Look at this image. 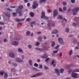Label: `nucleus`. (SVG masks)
I'll return each mask as SVG.
<instances>
[{
    "instance_id": "obj_37",
    "label": "nucleus",
    "mask_w": 79,
    "mask_h": 79,
    "mask_svg": "<svg viewBox=\"0 0 79 79\" xmlns=\"http://www.w3.org/2000/svg\"><path fill=\"white\" fill-rule=\"evenodd\" d=\"M40 44V43H39V42H36L35 43V45L36 46H39Z\"/></svg>"
},
{
    "instance_id": "obj_5",
    "label": "nucleus",
    "mask_w": 79,
    "mask_h": 79,
    "mask_svg": "<svg viewBox=\"0 0 79 79\" xmlns=\"http://www.w3.org/2000/svg\"><path fill=\"white\" fill-rule=\"evenodd\" d=\"M39 5L37 3V1H34L33 2V5L32 7L33 9H35L37 7H38Z\"/></svg>"
},
{
    "instance_id": "obj_9",
    "label": "nucleus",
    "mask_w": 79,
    "mask_h": 79,
    "mask_svg": "<svg viewBox=\"0 0 79 79\" xmlns=\"http://www.w3.org/2000/svg\"><path fill=\"white\" fill-rule=\"evenodd\" d=\"M15 20L16 21V22H19L21 21H24V19H19L18 18H16L15 19Z\"/></svg>"
},
{
    "instance_id": "obj_21",
    "label": "nucleus",
    "mask_w": 79,
    "mask_h": 79,
    "mask_svg": "<svg viewBox=\"0 0 79 79\" xmlns=\"http://www.w3.org/2000/svg\"><path fill=\"white\" fill-rule=\"evenodd\" d=\"M64 69H60L59 71H60V73H63L64 72Z\"/></svg>"
},
{
    "instance_id": "obj_19",
    "label": "nucleus",
    "mask_w": 79,
    "mask_h": 79,
    "mask_svg": "<svg viewBox=\"0 0 79 79\" xmlns=\"http://www.w3.org/2000/svg\"><path fill=\"white\" fill-rule=\"evenodd\" d=\"M4 73H5V71H4V70H2L0 72V74L1 76H3Z\"/></svg>"
},
{
    "instance_id": "obj_44",
    "label": "nucleus",
    "mask_w": 79,
    "mask_h": 79,
    "mask_svg": "<svg viewBox=\"0 0 79 79\" xmlns=\"http://www.w3.org/2000/svg\"><path fill=\"white\" fill-rule=\"evenodd\" d=\"M63 10L64 11H66V7L64 6L63 7Z\"/></svg>"
},
{
    "instance_id": "obj_46",
    "label": "nucleus",
    "mask_w": 79,
    "mask_h": 79,
    "mask_svg": "<svg viewBox=\"0 0 79 79\" xmlns=\"http://www.w3.org/2000/svg\"><path fill=\"white\" fill-rule=\"evenodd\" d=\"M33 70H34L35 71H38V69H37L36 68L33 67Z\"/></svg>"
},
{
    "instance_id": "obj_4",
    "label": "nucleus",
    "mask_w": 79,
    "mask_h": 79,
    "mask_svg": "<svg viewBox=\"0 0 79 79\" xmlns=\"http://www.w3.org/2000/svg\"><path fill=\"white\" fill-rule=\"evenodd\" d=\"M79 76V74L76 73H72V77H73V78H77Z\"/></svg>"
},
{
    "instance_id": "obj_57",
    "label": "nucleus",
    "mask_w": 79,
    "mask_h": 79,
    "mask_svg": "<svg viewBox=\"0 0 79 79\" xmlns=\"http://www.w3.org/2000/svg\"><path fill=\"white\" fill-rule=\"evenodd\" d=\"M52 56H53V57H55V56H56V55H55V53H52Z\"/></svg>"
},
{
    "instance_id": "obj_54",
    "label": "nucleus",
    "mask_w": 79,
    "mask_h": 79,
    "mask_svg": "<svg viewBox=\"0 0 79 79\" xmlns=\"http://www.w3.org/2000/svg\"><path fill=\"white\" fill-rule=\"evenodd\" d=\"M39 66H40V67H39V68H40L41 69H42V65L40 64Z\"/></svg>"
},
{
    "instance_id": "obj_41",
    "label": "nucleus",
    "mask_w": 79,
    "mask_h": 79,
    "mask_svg": "<svg viewBox=\"0 0 79 79\" xmlns=\"http://www.w3.org/2000/svg\"><path fill=\"white\" fill-rule=\"evenodd\" d=\"M34 66H35V67H38V66H39V65H38V64H37L36 63H35L34 64Z\"/></svg>"
},
{
    "instance_id": "obj_32",
    "label": "nucleus",
    "mask_w": 79,
    "mask_h": 79,
    "mask_svg": "<svg viewBox=\"0 0 79 79\" xmlns=\"http://www.w3.org/2000/svg\"><path fill=\"white\" fill-rule=\"evenodd\" d=\"M45 50V48H39V50L40 52H42V51H44V50Z\"/></svg>"
},
{
    "instance_id": "obj_16",
    "label": "nucleus",
    "mask_w": 79,
    "mask_h": 79,
    "mask_svg": "<svg viewBox=\"0 0 79 79\" xmlns=\"http://www.w3.org/2000/svg\"><path fill=\"white\" fill-rule=\"evenodd\" d=\"M5 15L6 16H7L8 17H10V14L9 12H6L5 13Z\"/></svg>"
},
{
    "instance_id": "obj_43",
    "label": "nucleus",
    "mask_w": 79,
    "mask_h": 79,
    "mask_svg": "<svg viewBox=\"0 0 79 79\" xmlns=\"http://www.w3.org/2000/svg\"><path fill=\"white\" fill-rule=\"evenodd\" d=\"M60 47V45H58L55 47V49H57V48H58Z\"/></svg>"
},
{
    "instance_id": "obj_25",
    "label": "nucleus",
    "mask_w": 79,
    "mask_h": 79,
    "mask_svg": "<svg viewBox=\"0 0 79 79\" xmlns=\"http://www.w3.org/2000/svg\"><path fill=\"white\" fill-rule=\"evenodd\" d=\"M8 77V74H7V73H4V77L5 79H6Z\"/></svg>"
},
{
    "instance_id": "obj_47",
    "label": "nucleus",
    "mask_w": 79,
    "mask_h": 79,
    "mask_svg": "<svg viewBox=\"0 0 79 79\" xmlns=\"http://www.w3.org/2000/svg\"><path fill=\"white\" fill-rule=\"evenodd\" d=\"M10 8H16V6H11Z\"/></svg>"
},
{
    "instance_id": "obj_26",
    "label": "nucleus",
    "mask_w": 79,
    "mask_h": 79,
    "mask_svg": "<svg viewBox=\"0 0 79 79\" xmlns=\"http://www.w3.org/2000/svg\"><path fill=\"white\" fill-rule=\"evenodd\" d=\"M74 20L76 22H77L79 20V19L78 17H76L74 18Z\"/></svg>"
},
{
    "instance_id": "obj_49",
    "label": "nucleus",
    "mask_w": 79,
    "mask_h": 79,
    "mask_svg": "<svg viewBox=\"0 0 79 79\" xmlns=\"http://www.w3.org/2000/svg\"><path fill=\"white\" fill-rule=\"evenodd\" d=\"M45 1H46V0H40V2L42 3H43V2H44Z\"/></svg>"
},
{
    "instance_id": "obj_53",
    "label": "nucleus",
    "mask_w": 79,
    "mask_h": 79,
    "mask_svg": "<svg viewBox=\"0 0 79 79\" xmlns=\"http://www.w3.org/2000/svg\"><path fill=\"white\" fill-rule=\"evenodd\" d=\"M73 26H75V27L77 26V24H76V23H73Z\"/></svg>"
},
{
    "instance_id": "obj_36",
    "label": "nucleus",
    "mask_w": 79,
    "mask_h": 79,
    "mask_svg": "<svg viewBox=\"0 0 79 79\" xmlns=\"http://www.w3.org/2000/svg\"><path fill=\"white\" fill-rule=\"evenodd\" d=\"M71 8H69L67 11V13H69V12H70V11H71Z\"/></svg>"
},
{
    "instance_id": "obj_18",
    "label": "nucleus",
    "mask_w": 79,
    "mask_h": 79,
    "mask_svg": "<svg viewBox=\"0 0 79 79\" xmlns=\"http://www.w3.org/2000/svg\"><path fill=\"white\" fill-rule=\"evenodd\" d=\"M29 15L31 17H34V13L33 12H30Z\"/></svg>"
},
{
    "instance_id": "obj_62",
    "label": "nucleus",
    "mask_w": 79,
    "mask_h": 79,
    "mask_svg": "<svg viewBox=\"0 0 79 79\" xmlns=\"http://www.w3.org/2000/svg\"><path fill=\"white\" fill-rule=\"evenodd\" d=\"M74 36H73V35H70L69 36V37H73Z\"/></svg>"
},
{
    "instance_id": "obj_40",
    "label": "nucleus",
    "mask_w": 79,
    "mask_h": 79,
    "mask_svg": "<svg viewBox=\"0 0 79 79\" xmlns=\"http://www.w3.org/2000/svg\"><path fill=\"white\" fill-rule=\"evenodd\" d=\"M30 34V31H28L26 32V35H29Z\"/></svg>"
},
{
    "instance_id": "obj_3",
    "label": "nucleus",
    "mask_w": 79,
    "mask_h": 79,
    "mask_svg": "<svg viewBox=\"0 0 79 79\" xmlns=\"http://www.w3.org/2000/svg\"><path fill=\"white\" fill-rule=\"evenodd\" d=\"M42 15V16H41V18H44V19H49L48 17H46L45 16V13L44 11H42L41 12Z\"/></svg>"
},
{
    "instance_id": "obj_23",
    "label": "nucleus",
    "mask_w": 79,
    "mask_h": 79,
    "mask_svg": "<svg viewBox=\"0 0 79 79\" xmlns=\"http://www.w3.org/2000/svg\"><path fill=\"white\" fill-rule=\"evenodd\" d=\"M29 64H30L31 66H32V60H29Z\"/></svg>"
},
{
    "instance_id": "obj_8",
    "label": "nucleus",
    "mask_w": 79,
    "mask_h": 79,
    "mask_svg": "<svg viewBox=\"0 0 79 79\" xmlns=\"http://www.w3.org/2000/svg\"><path fill=\"white\" fill-rule=\"evenodd\" d=\"M9 56L11 58H15V55L13 53L11 52L9 53Z\"/></svg>"
},
{
    "instance_id": "obj_15",
    "label": "nucleus",
    "mask_w": 79,
    "mask_h": 79,
    "mask_svg": "<svg viewBox=\"0 0 79 79\" xmlns=\"http://www.w3.org/2000/svg\"><path fill=\"white\" fill-rule=\"evenodd\" d=\"M38 40H39L40 42H43V40H42V37L40 36L38 37Z\"/></svg>"
},
{
    "instance_id": "obj_51",
    "label": "nucleus",
    "mask_w": 79,
    "mask_h": 79,
    "mask_svg": "<svg viewBox=\"0 0 79 79\" xmlns=\"http://www.w3.org/2000/svg\"><path fill=\"white\" fill-rule=\"evenodd\" d=\"M71 2L72 3H75V0H71Z\"/></svg>"
},
{
    "instance_id": "obj_13",
    "label": "nucleus",
    "mask_w": 79,
    "mask_h": 79,
    "mask_svg": "<svg viewBox=\"0 0 79 79\" xmlns=\"http://www.w3.org/2000/svg\"><path fill=\"white\" fill-rule=\"evenodd\" d=\"M58 32V30H54L52 32V34H57Z\"/></svg>"
},
{
    "instance_id": "obj_14",
    "label": "nucleus",
    "mask_w": 79,
    "mask_h": 79,
    "mask_svg": "<svg viewBox=\"0 0 79 79\" xmlns=\"http://www.w3.org/2000/svg\"><path fill=\"white\" fill-rule=\"evenodd\" d=\"M18 44H19V43L16 41H15L12 43V44L13 45H18Z\"/></svg>"
},
{
    "instance_id": "obj_52",
    "label": "nucleus",
    "mask_w": 79,
    "mask_h": 79,
    "mask_svg": "<svg viewBox=\"0 0 79 79\" xmlns=\"http://www.w3.org/2000/svg\"><path fill=\"white\" fill-rule=\"evenodd\" d=\"M48 13H51L52 12V10L51 9H48Z\"/></svg>"
},
{
    "instance_id": "obj_45",
    "label": "nucleus",
    "mask_w": 79,
    "mask_h": 79,
    "mask_svg": "<svg viewBox=\"0 0 79 79\" xmlns=\"http://www.w3.org/2000/svg\"><path fill=\"white\" fill-rule=\"evenodd\" d=\"M73 42L74 44H76L77 43V40H75L73 41Z\"/></svg>"
},
{
    "instance_id": "obj_20",
    "label": "nucleus",
    "mask_w": 79,
    "mask_h": 79,
    "mask_svg": "<svg viewBox=\"0 0 79 79\" xmlns=\"http://www.w3.org/2000/svg\"><path fill=\"white\" fill-rule=\"evenodd\" d=\"M58 19H60L61 20H62L63 19V17L62 15H58Z\"/></svg>"
},
{
    "instance_id": "obj_58",
    "label": "nucleus",
    "mask_w": 79,
    "mask_h": 79,
    "mask_svg": "<svg viewBox=\"0 0 79 79\" xmlns=\"http://www.w3.org/2000/svg\"><path fill=\"white\" fill-rule=\"evenodd\" d=\"M0 24L1 25H3L4 24V23L2 22H0Z\"/></svg>"
},
{
    "instance_id": "obj_10",
    "label": "nucleus",
    "mask_w": 79,
    "mask_h": 79,
    "mask_svg": "<svg viewBox=\"0 0 79 79\" xmlns=\"http://www.w3.org/2000/svg\"><path fill=\"white\" fill-rule=\"evenodd\" d=\"M15 60H16L17 62H18V63H23V60L18 58H16Z\"/></svg>"
},
{
    "instance_id": "obj_2",
    "label": "nucleus",
    "mask_w": 79,
    "mask_h": 79,
    "mask_svg": "<svg viewBox=\"0 0 79 79\" xmlns=\"http://www.w3.org/2000/svg\"><path fill=\"white\" fill-rule=\"evenodd\" d=\"M79 7H75L73 9V15H76V14H77V12L79 11Z\"/></svg>"
},
{
    "instance_id": "obj_63",
    "label": "nucleus",
    "mask_w": 79,
    "mask_h": 79,
    "mask_svg": "<svg viewBox=\"0 0 79 79\" xmlns=\"http://www.w3.org/2000/svg\"><path fill=\"white\" fill-rule=\"evenodd\" d=\"M75 49H79V46H77L75 48Z\"/></svg>"
},
{
    "instance_id": "obj_17",
    "label": "nucleus",
    "mask_w": 79,
    "mask_h": 79,
    "mask_svg": "<svg viewBox=\"0 0 79 79\" xmlns=\"http://www.w3.org/2000/svg\"><path fill=\"white\" fill-rule=\"evenodd\" d=\"M42 73H37L36 74V77L40 76H42Z\"/></svg>"
},
{
    "instance_id": "obj_24",
    "label": "nucleus",
    "mask_w": 79,
    "mask_h": 79,
    "mask_svg": "<svg viewBox=\"0 0 79 79\" xmlns=\"http://www.w3.org/2000/svg\"><path fill=\"white\" fill-rule=\"evenodd\" d=\"M11 72H13L14 73H15L16 72V69L15 68H12L11 69Z\"/></svg>"
},
{
    "instance_id": "obj_56",
    "label": "nucleus",
    "mask_w": 79,
    "mask_h": 79,
    "mask_svg": "<svg viewBox=\"0 0 79 79\" xmlns=\"http://www.w3.org/2000/svg\"><path fill=\"white\" fill-rule=\"evenodd\" d=\"M59 10L60 11H61V12H62V11H63V10H62V9H61V7L59 8Z\"/></svg>"
},
{
    "instance_id": "obj_48",
    "label": "nucleus",
    "mask_w": 79,
    "mask_h": 79,
    "mask_svg": "<svg viewBox=\"0 0 79 79\" xmlns=\"http://www.w3.org/2000/svg\"><path fill=\"white\" fill-rule=\"evenodd\" d=\"M28 47L29 48H32V46L31 44L28 45Z\"/></svg>"
},
{
    "instance_id": "obj_31",
    "label": "nucleus",
    "mask_w": 79,
    "mask_h": 79,
    "mask_svg": "<svg viewBox=\"0 0 79 79\" xmlns=\"http://www.w3.org/2000/svg\"><path fill=\"white\" fill-rule=\"evenodd\" d=\"M73 54V50H71L69 52V54L70 56H71V55Z\"/></svg>"
},
{
    "instance_id": "obj_59",
    "label": "nucleus",
    "mask_w": 79,
    "mask_h": 79,
    "mask_svg": "<svg viewBox=\"0 0 79 79\" xmlns=\"http://www.w3.org/2000/svg\"><path fill=\"white\" fill-rule=\"evenodd\" d=\"M13 15L14 16H16V15H17V14H16V13H13Z\"/></svg>"
},
{
    "instance_id": "obj_64",
    "label": "nucleus",
    "mask_w": 79,
    "mask_h": 79,
    "mask_svg": "<svg viewBox=\"0 0 79 79\" xmlns=\"http://www.w3.org/2000/svg\"><path fill=\"white\" fill-rule=\"evenodd\" d=\"M25 3H27L28 2V0H24Z\"/></svg>"
},
{
    "instance_id": "obj_28",
    "label": "nucleus",
    "mask_w": 79,
    "mask_h": 79,
    "mask_svg": "<svg viewBox=\"0 0 79 79\" xmlns=\"http://www.w3.org/2000/svg\"><path fill=\"white\" fill-rule=\"evenodd\" d=\"M73 72H79V69H76L74 70H73Z\"/></svg>"
},
{
    "instance_id": "obj_42",
    "label": "nucleus",
    "mask_w": 79,
    "mask_h": 79,
    "mask_svg": "<svg viewBox=\"0 0 79 79\" xmlns=\"http://www.w3.org/2000/svg\"><path fill=\"white\" fill-rule=\"evenodd\" d=\"M71 72H72V69H69L68 71L69 73H71Z\"/></svg>"
},
{
    "instance_id": "obj_55",
    "label": "nucleus",
    "mask_w": 79,
    "mask_h": 79,
    "mask_svg": "<svg viewBox=\"0 0 79 79\" xmlns=\"http://www.w3.org/2000/svg\"><path fill=\"white\" fill-rule=\"evenodd\" d=\"M33 24H36V22H31V23Z\"/></svg>"
},
{
    "instance_id": "obj_61",
    "label": "nucleus",
    "mask_w": 79,
    "mask_h": 79,
    "mask_svg": "<svg viewBox=\"0 0 79 79\" xmlns=\"http://www.w3.org/2000/svg\"><path fill=\"white\" fill-rule=\"evenodd\" d=\"M30 20H31V19L29 18H28L26 19V21H29Z\"/></svg>"
},
{
    "instance_id": "obj_1",
    "label": "nucleus",
    "mask_w": 79,
    "mask_h": 79,
    "mask_svg": "<svg viewBox=\"0 0 79 79\" xmlns=\"http://www.w3.org/2000/svg\"><path fill=\"white\" fill-rule=\"evenodd\" d=\"M18 8L16 9V13L19 14V15L20 16L22 15V12L23 10L22 9L23 8V6L20 5L18 7Z\"/></svg>"
},
{
    "instance_id": "obj_35",
    "label": "nucleus",
    "mask_w": 79,
    "mask_h": 79,
    "mask_svg": "<svg viewBox=\"0 0 79 79\" xmlns=\"http://www.w3.org/2000/svg\"><path fill=\"white\" fill-rule=\"evenodd\" d=\"M15 40H18V41H19V40H20V38H19V37H15Z\"/></svg>"
},
{
    "instance_id": "obj_29",
    "label": "nucleus",
    "mask_w": 79,
    "mask_h": 79,
    "mask_svg": "<svg viewBox=\"0 0 79 79\" xmlns=\"http://www.w3.org/2000/svg\"><path fill=\"white\" fill-rule=\"evenodd\" d=\"M55 45V43L54 41L52 42V43L51 44V46L53 47H54Z\"/></svg>"
},
{
    "instance_id": "obj_12",
    "label": "nucleus",
    "mask_w": 79,
    "mask_h": 79,
    "mask_svg": "<svg viewBox=\"0 0 79 79\" xmlns=\"http://www.w3.org/2000/svg\"><path fill=\"white\" fill-rule=\"evenodd\" d=\"M55 70L56 71V73L57 76L60 75V73H59V71H58V69H55Z\"/></svg>"
},
{
    "instance_id": "obj_39",
    "label": "nucleus",
    "mask_w": 79,
    "mask_h": 79,
    "mask_svg": "<svg viewBox=\"0 0 79 79\" xmlns=\"http://www.w3.org/2000/svg\"><path fill=\"white\" fill-rule=\"evenodd\" d=\"M62 3L64 5H66L67 4V3L65 1H64L63 2H62Z\"/></svg>"
},
{
    "instance_id": "obj_6",
    "label": "nucleus",
    "mask_w": 79,
    "mask_h": 79,
    "mask_svg": "<svg viewBox=\"0 0 79 79\" xmlns=\"http://www.w3.org/2000/svg\"><path fill=\"white\" fill-rule=\"evenodd\" d=\"M58 41L59 42L60 44L61 45H64V42L63 41V39L62 38H58Z\"/></svg>"
},
{
    "instance_id": "obj_38",
    "label": "nucleus",
    "mask_w": 79,
    "mask_h": 79,
    "mask_svg": "<svg viewBox=\"0 0 79 79\" xmlns=\"http://www.w3.org/2000/svg\"><path fill=\"white\" fill-rule=\"evenodd\" d=\"M65 31L68 33L69 32V28H67L65 29Z\"/></svg>"
},
{
    "instance_id": "obj_34",
    "label": "nucleus",
    "mask_w": 79,
    "mask_h": 79,
    "mask_svg": "<svg viewBox=\"0 0 79 79\" xmlns=\"http://www.w3.org/2000/svg\"><path fill=\"white\" fill-rule=\"evenodd\" d=\"M7 10H8V11H12V10L11 9H10V8H7L6 9V11H7Z\"/></svg>"
},
{
    "instance_id": "obj_11",
    "label": "nucleus",
    "mask_w": 79,
    "mask_h": 79,
    "mask_svg": "<svg viewBox=\"0 0 79 79\" xmlns=\"http://www.w3.org/2000/svg\"><path fill=\"white\" fill-rule=\"evenodd\" d=\"M48 56L47 55V54H43V56H41V57L42 58H44V59H45V58H47Z\"/></svg>"
},
{
    "instance_id": "obj_27",
    "label": "nucleus",
    "mask_w": 79,
    "mask_h": 79,
    "mask_svg": "<svg viewBox=\"0 0 79 79\" xmlns=\"http://www.w3.org/2000/svg\"><path fill=\"white\" fill-rule=\"evenodd\" d=\"M44 69H45L46 70H48L49 68L46 65H44Z\"/></svg>"
},
{
    "instance_id": "obj_7",
    "label": "nucleus",
    "mask_w": 79,
    "mask_h": 79,
    "mask_svg": "<svg viewBox=\"0 0 79 79\" xmlns=\"http://www.w3.org/2000/svg\"><path fill=\"white\" fill-rule=\"evenodd\" d=\"M54 12L53 13V16H56L57 15H58V12H57V10L54 9Z\"/></svg>"
},
{
    "instance_id": "obj_50",
    "label": "nucleus",
    "mask_w": 79,
    "mask_h": 79,
    "mask_svg": "<svg viewBox=\"0 0 79 79\" xmlns=\"http://www.w3.org/2000/svg\"><path fill=\"white\" fill-rule=\"evenodd\" d=\"M49 59H50V58H48L45 59V61H46V62H47V61H48V60H49Z\"/></svg>"
},
{
    "instance_id": "obj_22",
    "label": "nucleus",
    "mask_w": 79,
    "mask_h": 79,
    "mask_svg": "<svg viewBox=\"0 0 79 79\" xmlns=\"http://www.w3.org/2000/svg\"><path fill=\"white\" fill-rule=\"evenodd\" d=\"M18 51L19 52H22V53H23V51L22 49L21 48H19L18 49Z\"/></svg>"
},
{
    "instance_id": "obj_60",
    "label": "nucleus",
    "mask_w": 79,
    "mask_h": 79,
    "mask_svg": "<svg viewBox=\"0 0 79 79\" xmlns=\"http://www.w3.org/2000/svg\"><path fill=\"white\" fill-rule=\"evenodd\" d=\"M37 34H41V32L40 31H38L37 32Z\"/></svg>"
},
{
    "instance_id": "obj_30",
    "label": "nucleus",
    "mask_w": 79,
    "mask_h": 79,
    "mask_svg": "<svg viewBox=\"0 0 79 79\" xmlns=\"http://www.w3.org/2000/svg\"><path fill=\"white\" fill-rule=\"evenodd\" d=\"M12 64L14 66H15V67H16L17 66H18V65L16 63L13 62L12 63Z\"/></svg>"
},
{
    "instance_id": "obj_33",
    "label": "nucleus",
    "mask_w": 79,
    "mask_h": 79,
    "mask_svg": "<svg viewBox=\"0 0 79 79\" xmlns=\"http://www.w3.org/2000/svg\"><path fill=\"white\" fill-rule=\"evenodd\" d=\"M58 50H59V49H57V50L53 51V52L54 53H58Z\"/></svg>"
}]
</instances>
